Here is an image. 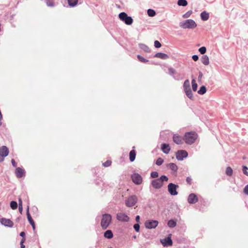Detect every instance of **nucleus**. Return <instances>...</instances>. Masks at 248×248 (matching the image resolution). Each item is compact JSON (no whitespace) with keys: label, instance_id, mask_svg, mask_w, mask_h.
I'll return each instance as SVG.
<instances>
[{"label":"nucleus","instance_id":"obj_33","mask_svg":"<svg viewBox=\"0 0 248 248\" xmlns=\"http://www.w3.org/2000/svg\"><path fill=\"white\" fill-rule=\"evenodd\" d=\"M192 90L193 91L196 92L197 90L198 85L196 83V80L195 79H193L191 81Z\"/></svg>","mask_w":248,"mask_h":248},{"label":"nucleus","instance_id":"obj_29","mask_svg":"<svg viewBox=\"0 0 248 248\" xmlns=\"http://www.w3.org/2000/svg\"><path fill=\"white\" fill-rule=\"evenodd\" d=\"M206 88L205 86H202L200 87V89L198 91V93L202 95L206 92Z\"/></svg>","mask_w":248,"mask_h":248},{"label":"nucleus","instance_id":"obj_44","mask_svg":"<svg viewBox=\"0 0 248 248\" xmlns=\"http://www.w3.org/2000/svg\"><path fill=\"white\" fill-rule=\"evenodd\" d=\"M158 176V173L157 171H153L151 173V177L153 178H156Z\"/></svg>","mask_w":248,"mask_h":248},{"label":"nucleus","instance_id":"obj_21","mask_svg":"<svg viewBox=\"0 0 248 248\" xmlns=\"http://www.w3.org/2000/svg\"><path fill=\"white\" fill-rule=\"evenodd\" d=\"M201 18L203 21H206L209 18V15L206 11H203L201 13Z\"/></svg>","mask_w":248,"mask_h":248},{"label":"nucleus","instance_id":"obj_20","mask_svg":"<svg viewBox=\"0 0 248 248\" xmlns=\"http://www.w3.org/2000/svg\"><path fill=\"white\" fill-rule=\"evenodd\" d=\"M155 57L163 60H166L169 58V56L167 54L162 52H158L156 53L155 55Z\"/></svg>","mask_w":248,"mask_h":248},{"label":"nucleus","instance_id":"obj_8","mask_svg":"<svg viewBox=\"0 0 248 248\" xmlns=\"http://www.w3.org/2000/svg\"><path fill=\"white\" fill-rule=\"evenodd\" d=\"M179 187V186L177 185L174 184L173 183H170L168 185V190L169 193L171 196H175L178 194V192L177 191V189Z\"/></svg>","mask_w":248,"mask_h":248},{"label":"nucleus","instance_id":"obj_14","mask_svg":"<svg viewBox=\"0 0 248 248\" xmlns=\"http://www.w3.org/2000/svg\"><path fill=\"white\" fill-rule=\"evenodd\" d=\"M25 170L23 168L17 167L15 170V174L17 178H21L25 175Z\"/></svg>","mask_w":248,"mask_h":248},{"label":"nucleus","instance_id":"obj_56","mask_svg":"<svg viewBox=\"0 0 248 248\" xmlns=\"http://www.w3.org/2000/svg\"><path fill=\"white\" fill-rule=\"evenodd\" d=\"M20 236L22 237V238H24L25 236V233L24 232H22L20 233Z\"/></svg>","mask_w":248,"mask_h":248},{"label":"nucleus","instance_id":"obj_18","mask_svg":"<svg viewBox=\"0 0 248 248\" xmlns=\"http://www.w3.org/2000/svg\"><path fill=\"white\" fill-rule=\"evenodd\" d=\"M161 242L164 247H169L172 245V241L170 237H168L161 240Z\"/></svg>","mask_w":248,"mask_h":248},{"label":"nucleus","instance_id":"obj_13","mask_svg":"<svg viewBox=\"0 0 248 248\" xmlns=\"http://www.w3.org/2000/svg\"><path fill=\"white\" fill-rule=\"evenodd\" d=\"M117 219L124 222H128L129 220V217L124 213H118L116 215Z\"/></svg>","mask_w":248,"mask_h":248},{"label":"nucleus","instance_id":"obj_28","mask_svg":"<svg viewBox=\"0 0 248 248\" xmlns=\"http://www.w3.org/2000/svg\"><path fill=\"white\" fill-rule=\"evenodd\" d=\"M168 226L170 228H174L176 226V222L173 219H170L168 222Z\"/></svg>","mask_w":248,"mask_h":248},{"label":"nucleus","instance_id":"obj_51","mask_svg":"<svg viewBox=\"0 0 248 248\" xmlns=\"http://www.w3.org/2000/svg\"><path fill=\"white\" fill-rule=\"evenodd\" d=\"M11 163H12V166L13 167H16V162L15 161V160L14 159H12Z\"/></svg>","mask_w":248,"mask_h":248},{"label":"nucleus","instance_id":"obj_4","mask_svg":"<svg viewBox=\"0 0 248 248\" xmlns=\"http://www.w3.org/2000/svg\"><path fill=\"white\" fill-rule=\"evenodd\" d=\"M179 26L181 28L184 29H192L196 27L197 24L193 19H189L180 22L179 23Z\"/></svg>","mask_w":248,"mask_h":248},{"label":"nucleus","instance_id":"obj_11","mask_svg":"<svg viewBox=\"0 0 248 248\" xmlns=\"http://www.w3.org/2000/svg\"><path fill=\"white\" fill-rule=\"evenodd\" d=\"M188 156V153L184 150H178L176 153V158L179 161H182Z\"/></svg>","mask_w":248,"mask_h":248},{"label":"nucleus","instance_id":"obj_55","mask_svg":"<svg viewBox=\"0 0 248 248\" xmlns=\"http://www.w3.org/2000/svg\"><path fill=\"white\" fill-rule=\"evenodd\" d=\"M140 216L137 215V216L136 217V218H135V220H136V222H139L140 221Z\"/></svg>","mask_w":248,"mask_h":248},{"label":"nucleus","instance_id":"obj_15","mask_svg":"<svg viewBox=\"0 0 248 248\" xmlns=\"http://www.w3.org/2000/svg\"><path fill=\"white\" fill-rule=\"evenodd\" d=\"M198 201V198L194 193L190 194L187 198V202L189 204H194Z\"/></svg>","mask_w":248,"mask_h":248},{"label":"nucleus","instance_id":"obj_24","mask_svg":"<svg viewBox=\"0 0 248 248\" xmlns=\"http://www.w3.org/2000/svg\"><path fill=\"white\" fill-rule=\"evenodd\" d=\"M139 47L140 48L143 50L144 51L146 52H150V48L145 44L140 43L139 44Z\"/></svg>","mask_w":248,"mask_h":248},{"label":"nucleus","instance_id":"obj_38","mask_svg":"<svg viewBox=\"0 0 248 248\" xmlns=\"http://www.w3.org/2000/svg\"><path fill=\"white\" fill-rule=\"evenodd\" d=\"M173 78L176 80H179L182 79L181 75L177 72L175 73V75L173 76Z\"/></svg>","mask_w":248,"mask_h":248},{"label":"nucleus","instance_id":"obj_30","mask_svg":"<svg viewBox=\"0 0 248 248\" xmlns=\"http://www.w3.org/2000/svg\"><path fill=\"white\" fill-rule=\"evenodd\" d=\"M78 0H68V3L70 7H75L78 4Z\"/></svg>","mask_w":248,"mask_h":248},{"label":"nucleus","instance_id":"obj_57","mask_svg":"<svg viewBox=\"0 0 248 248\" xmlns=\"http://www.w3.org/2000/svg\"><path fill=\"white\" fill-rule=\"evenodd\" d=\"M32 226V228L33 229V230H35V223H33V224H31Z\"/></svg>","mask_w":248,"mask_h":248},{"label":"nucleus","instance_id":"obj_12","mask_svg":"<svg viewBox=\"0 0 248 248\" xmlns=\"http://www.w3.org/2000/svg\"><path fill=\"white\" fill-rule=\"evenodd\" d=\"M0 223L5 227L12 228L14 225V223L10 219L2 217L0 218Z\"/></svg>","mask_w":248,"mask_h":248},{"label":"nucleus","instance_id":"obj_16","mask_svg":"<svg viewBox=\"0 0 248 248\" xmlns=\"http://www.w3.org/2000/svg\"><path fill=\"white\" fill-rule=\"evenodd\" d=\"M173 141L177 144H182L183 143L184 138L177 134H174L172 137Z\"/></svg>","mask_w":248,"mask_h":248},{"label":"nucleus","instance_id":"obj_27","mask_svg":"<svg viewBox=\"0 0 248 248\" xmlns=\"http://www.w3.org/2000/svg\"><path fill=\"white\" fill-rule=\"evenodd\" d=\"M169 167L170 169L173 171L176 172L178 170V167L177 166L173 163H170L169 164Z\"/></svg>","mask_w":248,"mask_h":248},{"label":"nucleus","instance_id":"obj_35","mask_svg":"<svg viewBox=\"0 0 248 248\" xmlns=\"http://www.w3.org/2000/svg\"><path fill=\"white\" fill-rule=\"evenodd\" d=\"M10 205L11 208L13 210L16 209L18 206L17 202L14 201L11 202Z\"/></svg>","mask_w":248,"mask_h":248},{"label":"nucleus","instance_id":"obj_53","mask_svg":"<svg viewBox=\"0 0 248 248\" xmlns=\"http://www.w3.org/2000/svg\"><path fill=\"white\" fill-rule=\"evenodd\" d=\"M18 206H22V202L20 197L18 198Z\"/></svg>","mask_w":248,"mask_h":248},{"label":"nucleus","instance_id":"obj_2","mask_svg":"<svg viewBox=\"0 0 248 248\" xmlns=\"http://www.w3.org/2000/svg\"><path fill=\"white\" fill-rule=\"evenodd\" d=\"M198 138V135L195 132H186L184 136V140L187 144L191 145L194 143Z\"/></svg>","mask_w":248,"mask_h":248},{"label":"nucleus","instance_id":"obj_54","mask_svg":"<svg viewBox=\"0 0 248 248\" xmlns=\"http://www.w3.org/2000/svg\"><path fill=\"white\" fill-rule=\"evenodd\" d=\"M18 210L20 214H22L23 211V206H18Z\"/></svg>","mask_w":248,"mask_h":248},{"label":"nucleus","instance_id":"obj_25","mask_svg":"<svg viewBox=\"0 0 248 248\" xmlns=\"http://www.w3.org/2000/svg\"><path fill=\"white\" fill-rule=\"evenodd\" d=\"M136 152L134 150H131L129 153V160L131 162H133L136 158Z\"/></svg>","mask_w":248,"mask_h":248},{"label":"nucleus","instance_id":"obj_19","mask_svg":"<svg viewBox=\"0 0 248 248\" xmlns=\"http://www.w3.org/2000/svg\"><path fill=\"white\" fill-rule=\"evenodd\" d=\"M162 151L165 154H168L170 150V148L169 144L162 143L161 145Z\"/></svg>","mask_w":248,"mask_h":248},{"label":"nucleus","instance_id":"obj_23","mask_svg":"<svg viewBox=\"0 0 248 248\" xmlns=\"http://www.w3.org/2000/svg\"><path fill=\"white\" fill-rule=\"evenodd\" d=\"M104 236L107 239L112 238L113 236L112 232L110 230H107L104 233Z\"/></svg>","mask_w":248,"mask_h":248},{"label":"nucleus","instance_id":"obj_1","mask_svg":"<svg viewBox=\"0 0 248 248\" xmlns=\"http://www.w3.org/2000/svg\"><path fill=\"white\" fill-rule=\"evenodd\" d=\"M169 180L168 177L163 175L159 178H156L151 181V186L155 189H159L163 186V182H167Z\"/></svg>","mask_w":248,"mask_h":248},{"label":"nucleus","instance_id":"obj_3","mask_svg":"<svg viewBox=\"0 0 248 248\" xmlns=\"http://www.w3.org/2000/svg\"><path fill=\"white\" fill-rule=\"evenodd\" d=\"M111 219L112 217L109 214H105L102 215L101 226L103 230H106L108 228L111 223Z\"/></svg>","mask_w":248,"mask_h":248},{"label":"nucleus","instance_id":"obj_37","mask_svg":"<svg viewBox=\"0 0 248 248\" xmlns=\"http://www.w3.org/2000/svg\"><path fill=\"white\" fill-rule=\"evenodd\" d=\"M137 58L139 61L144 62V63L147 62L149 61L148 60L145 59L144 57L140 56V55H138Z\"/></svg>","mask_w":248,"mask_h":248},{"label":"nucleus","instance_id":"obj_40","mask_svg":"<svg viewBox=\"0 0 248 248\" xmlns=\"http://www.w3.org/2000/svg\"><path fill=\"white\" fill-rule=\"evenodd\" d=\"M163 162H164V160L162 158H161V157H159L157 159L155 164L157 166H160L162 164Z\"/></svg>","mask_w":248,"mask_h":248},{"label":"nucleus","instance_id":"obj_58","mask_svg":"<svg viewBox=\"0 0 248 248\" xmlns=\"http://www.w3.org/2000/svg\"><path fill=\"white\" fill-rule=\"evenodd\" d=\"M5 157H1L0 156V162H2L4 161V158Z\"/></svg>","mask_w":248,"mask_h":248},{"label":"nucleus","instance_id":"obj_47","mask_svg":"<svg viewBox=\"0 0 248 248\" xmlns=\"http://www.w3.org/2000/svg\"><path fill=\"white\" fill-rule=\"evenodd\" d=\"M154 46L156 48H159L161 46V44L158 41L156 40L154 42Z\"/></svg>","mask_w":248,"mask_h":248},{"label":"nucleus","instance_id":"obj_31","mask_svg":"<svg viewBox=\"0 0 248 248\" xmlns=\"http://www.w3.org/2000/svg\"><path fill=\"white\" fill-rule=\"evenodd\" d=\"M188 3L186 0H178L177 1V4L181 6H186Z\"/></svg>","mask_w":248,"mask_h":248},{"label":"nucleus","instance_id":"obj_45","mask_svg":"<svg viewBox=\"0 0 248 248\" xmlns=\"http://www.w3.org/2000/svg\"><path fill=\"white\" fill-rule=\"evenodd\" d=\"M248 169V167L246 166H243L242 170L244 174L246 176H248V171L247 170Z\"/></svg>","mask_w":248,"mask_h":248},{"label":"nucleus","instance_id":"obj_39","mask_svg":"<svg viewBox=\"0 0 248 248\" xmlns=\"http://www.w3.org/2000/svg\"><path fill=\"white\" fill-rule=\"evenodd\" d=\"M46 4L48 7H54V2L51 0H46Z\"/></svg>","mask_w":248,"mask_h":248},{"label":"nucleus","instance_id":"obj_46","mask_svg":"<svg viewBox=\"0 0 248 248\" xmlns=\"http://www.w3.org/2000/svg\"><path fill=\"white\" fill-rule=\"evenodd\" d=\"M133 227L136 232H139L140 230V226L139 223L135 224Z\"/></svg>","mask_w":248,"mask_h":248},{"label":"nucleus","instance_id":"obj_36","mask_svg":"<svg viewBox=\"0 0 248 248\" xmlns=\"http://www.w3.org/2000/svg\"><path fill=\"white\" fill-rule=\"evenodd\" d=\"M168 73L170 76L173 77V76L175 75L176 72L175 70L174 69H173V68L170 67L168 68Z\"/></svg>","mask_w":248,"mask_h":248},{"label":"nucleus","instance_id":"obj_9","mask_svg":"<svg viewBox=\"0 0 248 248\" xmlns=\"http://www.w3.org/2000/svg\"><path fill=\"white\" fill-rule=\"evenodd\" d=\"M158 224V221L156 220H147L144 223L146 228L148 229H152L155 228Z\"/></svg>","mask_w":248,"mask_h":248},{"label":"nucleus","instance_id":"obj_17","mask_svg":"<svg viewBox=\"0 0 248 248\" xmlns=\"http://www.w3.org/2000/svg\"><path fill=\"white\" fill-rule=\"evenodd\" d=\"M9 153V149L7 146L3 145L0 148V156L1 157H6Z\"/></svg>","mask_w":248,"mask_h":248},{"label":"nucleus","instance_id":"obj_22","mask_svg":"<svg viewBox=\"0 0 248 248\" xmlns=\"http://www.w3.org/2000/svg\"><path fill=\"white\" fill-rule=\"evenodd\" d=\"M201 62L205 65H208L209 63V57L206 55H203L201 58Z\"/></svg>","mask_w":248,"mask_h":248},{"label":"nucleus","instance_id":"obj_42","mask_svg":"<svg viewBox=\"0 0 248 248\" xmlns=\"http://www.w3.org/2000/svg\"><path fill=\"white\" fill-rule=\"evenodd\" d=\"M199 51L202 54H204L206 51V48L205 46H202L199 49Z\"/></svg>","mask_w":248,"mask_h":248},{"label":"nucleus","instance_id":"obj_48","mask_svg":"<svg viewBox=\"0 0 248 248\" xmlns=\"http://www.w3.org/2000/svg\"><path fill=\"white\" fill-rule=\"evenodd\" d=\"M191 181H192V178H191V177L188 176V177H186V182L189 185H191Z\"/></svg>","mask_w":248,"mask_h":248},{"label":"nucleus","instance_id":"obj_61","mask_svg":"<svg viewBox=\"0 0 248 248\" xmlns=\"http://www.w3.org/2000/svg\"><path fill=\"white\" fill-rule=\"evenodd\" d=\"M112 248V247H109V248Z\"/></svg>","mask_w":248,"mask_h":248},{"label":"nucleus","instance_id":"obj_52","mask_svg":"<svg viewBox=\"0 0 248 248\" xmlns=\"http://www.w3.org/2000/svg\"><path fill=\"white\" fill-rule=\"evenodd\" d=\"M202 72L200 71L199 73L198 79L201 80L202 77Z\"/></svg>","mask_w":248,"mask_h":248},{"label":"nucleus","instance_id":"obj_60","mask_svg":"<svg viewBox=\"0 0 248 248\" xmlns=\"http://www.w3.org/2000/svg\"><path fill=\"white\" fill-rule=\"evenodd\" d=\"M20 247L21 248H25V246L23 244V243H20Z\"/></svg>","mask_w":248,"mask_h":248},{"label":"nucleus","instance_id":"obj_26","mask_svg":"<svg viewBox=\"0 0 248 248\" xmlns=\"http://www.w3.org/2000/svg\"><path fill=\"white\" fill-rule=\"evenodd\" d=\"M27 217L28 221L30 224H33V223H34L33 220L32 219V218L31 217V214L29 213V206H28L27 209Z\"/></svg>","mask_w":248,"mask_h":248},{"label":"nucleus","instance_id":"obj_34","mask_svg":"<svg viewBox=\"0 0 248 248\" xmlns=\"http://www.w3.org/2000/svg\"><path fill=\"white\" fill-rule=\"evenodd\" d=\"M232 169L230 167H227L226 170V174L229 176H231L232 174Z\"/></svg>","mask_w":248,"mask_h":248},{"label":"nucleus","instance_id":"obj_32","mask_svg":"<svg viewBox=\"0 0 248 248\" xmlns=\"http://www.w3.org/2000/svg\"><path fill=\"white\" fill-rule=\"evenodd\" d=\"M147 14L149 16L153 17L155 16L156 12L154 9H149L147 10Z\"/></svg>","mask_w":248,"mask_h":248},{"label":"nucleus","instance_id":"obj_49","mask_svg":"<svg viewBox=\"0 0 248 248\" xmlns=\"http://www.w3.org/2000/svg\"><path fill=\"white\" fill-rule=\"evenodd\" d=\"M244 192L245 194L248 195V184L245 186L244 189Z\"/></svg>","mask_w":248,"mask_h":248},{"label":"nucleus","instance_id":"obj_50","mask_svg":"<svg viewBox=\"0 0 248 248\" xmlns=\"http://www.w3.org/2000/svg\"><path fill=\"white\" fill-rule=\"evenodd\" d=\"M192 58L195 62H196L198 60L199 57L197 55H194L192 56Z\"/></svg>","mask_w":248,"mask_h":248},{"label":"nucleus","instance_id":"obj_59","mask_svg":"<svg viewBox=\"0 0 248 248\" xmlns=\"http://www.w3.org/2000/svg\"><path fill=\"white\" fill-rule=\"evenodd\" d=\"M25 241V238H22V239L21 240L20 243H24Z\"/></svg>","mask_w":248,"mask_h":248},{"label":"nucleus","instance_id":"obj_7","mask_svg":"<svg viewBox=\"0 0 248 248\" xmlns=\"http://www.w3.org/2000/svg\"><path fill=\"white\" fill-rule=\"evenodd\" d=\"M138 198L136 195H131L129 196L125 201V205L127 207H132L137 203Z\"/></svg>","mask_w":248,"mask_h":248},{"label":"nucleus","instance_id":"obj_6","mask_svg":"<svg viewBox=\"0 0 248 248\" xmlns=\"http://www.w3.org/2000/svg\"><path fill=\"white\" fill-rule=\"evenodd\" d=\"M119 17L127 25H131L133 22V19L131 16H128L125 12H121L119 14Z\"/></svg>","mask_w":248,"mask_h":248},{"label":"nucleus","instance_id":"obj_10","mask_svg":"<svg viewBox=\"0 0 248 248\" xmlns=\"http://www.w3.org/2000/svg\"><path fill=\"white\" fill-rule=\"evenodd\" d=\"M133 182L137 185H140L142 182V178L140 174L138 173H134L131 176Z\"/></svg>","mask_w":248,"mask_h":248},{"label":"nucleus","instance_id":"obj_43","mask_svg":"<svg viewBox=\"0 0 248 248\" xmlns=\"http://www.w3.org/2000/svg\"><path fill=\"white\" fill-rule=\"evenodd\" d=\"M111 164V161L109 160H107L106 162L103 163V166L105 167H108Z\"/></svg>","mask_w":248,"mask_h":248},{"label":"nucleus","instance_id":"obj_41","mask_svg":"<svg viewBox=\"0 0 248 248\" xmlns=\"http://www.w3.org/2000/svg\"><path fill=\"white\" fill-rule=\"evenodd\" d=\"M192 13V11H191V10L188 11L186 13H185V14L183 15V17H184L185 18H187L191 16Z\"/></svg>","mask_w":248,"mask_h":248},{"label":"nucleus","instance_id":"obj_5","mask_svg":"<svg viewBox=\"0 0 248 248\" xmlns=\"http://www.w3.org/2000/svg\"><path fill=\"white\" fill-rule=\"evenodd\" d=\"M183 88L186 95L190 99L194 98L193 93L190 88V81L188 79H186L183 84Z\"/></svg>","mask_w":248,"mask_h":248}]
</instances>
